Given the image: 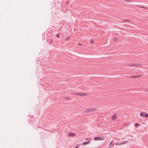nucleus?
Here are the masks:
<instances>
[{"instance_id":"8","label":"nucleus","mask_w":148,"mask_h":148,"mask_svg":"<svg viewBox=\"0 0 148 148\" xmlns=\"http://www.w3.org/2000/svg\"><path fill=\"white\" fill-rule=\"evenodd\" d=\"M113 141H111L109 144V145H110L109 147H108V148H109L111 147H113L114 145V143H113L112 144V145L111 146V145H112V143H113Z\"/></svg>"},{"instance_id":"7","label":"nucleus","mask_w":148,"mask_h":148,"mask_svg":"<svg viewBox=\"0 0 148 148\" xmlns=\"http://www.w3.org/2000/svg\"><path fill=\"white\" fill-rule=\"evenodd\" d=\"M141 76V75H132L130 77L132 78H136V77H140Z\"/></svg>"},{"instance_id":"24","label":"nucleus","mask_w":148,"mask_h":148,"mask_svg":"<svg viewBox=\"0 0 148 148\" xmlns=\"http://www.w3.org/2000/svg\"><path fill=\"white\" fill-rule=\"evenodd\" d=\"M79 146V145H76L75 147V148H78V147Z\"/></svg>"},{"instance_id":"28","label":"nucleus","mask_w":148,"mask_h":148,"mask_svg":"<svg viewBox=\"0 0 148 148\" xmlns=\"http://www.w3.org/2000/svg\"><path fill=\"white\" fill-rule=\"evenodd\" d=\"M69 1H68L66 2V3H69Z\"/></svg>"},{"instance_id":"4","label":"nucleus","mask_w":148,"mask_h":148,"mask_svg":"<svg viewBox=\"0 0 148 148\" xmlns=\"http://www.w3.org/2000/svg\"><path fill=\"white\" fill-rule=\"evenodd\" d=\"M67 135L70 136H75L76 135V134L75 133L69 132L68 134Z\"/></svg>"},{"instance_id":"22","label":"nucleus","mask_w":148,"mask_h":148,"mask_svg":"<svg viewBox=\"0 0 148 148\" xmlns=\"http://www.w3.org/2000/svg\"><path fill=\"white\" fill-rule=\"evenodd\" d=\"M53 39H51L50 40V44L53 42Z\"/></svg>"},{"instance_id":"26","label":"nucleus","mask_w":148,"mask_h":148,"mask_svg":"<svg viewBox=\"0 0 148 148\" xmlns=\"http://www.w3.org/2000/svg\"><path fill=\"white\" fill-rule=\"evenodd\" d=\"M78 45H80V46H81L82 45V44L81 43H78Z\"/></svg>"},{"instance_id":"2","label":"nucleus","mask_w":148,"mask_h":148,"mask_svg":"<svg viewBox=\"0 0 148 148\" xmlns=\"http://www.w3.org/2000/svg\"><path fill=\"white\" fill-rule=\"evenodd\" d=\"M103 138L102 137H97L94 138V140H103Z\"/></svg>"},{"instance_id":"3","label":"nucleus","mask_w":148,"mask_h":148,"mask_svg":"<svg viewBox=\"0 0 148 148\" xmlns=\"http://www.w3.org/2000/svg\"><path fill=\"white\" fill-rule=\"evenodd\" d=\"M128 140H127V141H124V142H122L121 143H119L118 142L115 143V144L116 145H123V144H126L127 143H128Z\"/></svg>"},{"instance_id":"6","label":"nucleus","mask_w":148,"mask_h":148,"mask_svg":"<svg viewBox=\"0 0 148 148\" xmlns=\"http://www.w3.org/2000/svg\"><path fill=\"white\" fill-rule=\"evenodd\" d=\"M117 114H114L112 116V119L113 120H115V119L117 118L116 116H117Z\"/></svg>"},{"instance_id":"10","label":"nucleus","mask_w":148,"mask_h":148,"mask_svg":"<svg viewBox=\"0 0 148 148\" xmlns=\"http://www.w3.org/2000/svg\"><path fill=\"white\" fill-rule=\"evenodd\" d=\"M87 95V94L83 92H82L80 93V96H86Z\"/></svg>"},{"instance_id":"21","label":"nucleus","mask_w":148,"mask_h":148,"mask_svg":"<svg viewBox=\"0 0 148 148\" xmlns=\"http://www.w3.org/2000/svg\"><path fill=\"white\" fill-rule=\"evenodd\" d=\"M70 36H68V37H67L66 38V40H68L70 38Z\"/></svg>"},{"instance_id":"15","label":"nucleus","mask_w":148,"mask_h":148,"mask_svg":"<svg viewBox=\"0 0 148 148\" xmlns=\"http://www.w3.org/2000/svg\"><path fill=\"white\" fill-rule=\"evenodd\" d=\"M139 125V124L137 123H135V126L136 127H137Z\"/></svg>"},{"instance_id":"20","label":"nucleus","mask_w":148,"mask_h":148,"mask_svg":"<svg viewBox=\"0 0 148 148\" xmlns=\"http://www.w3.org/2000/svg\"><path fill=\"white\" fill-rule=\"evenodd\" d=\"M93 42H94L93 40L91 39V41H90V43L91 44H92L93 43Z\"/></svg>"},{"instance_id":"25","label":"nucleus","mask_w":148,"mask_h":148,"mask_svg":"<svg viewBox=\"0 0 148 148\" xmlns=\"http://www.w3.org/2000/svg\"><path fill=\"white\" fill-rule=\"evenodd\" d=\"M145 92H148V89L145 90Z\"/></svg>"},{"instance_id":"9","label":"nucleus","mask_w":148,"mask_h":148,"mask_svg":"<svg viewBox=\"0 0 148 148\" xmlns=\"http://www.w3.org/2000/svg\"><path fill=\"white\" fill-rule=\"evenodd\" d=\"M90 140H89L87 142H83L82 143V145H85L86 144H89V143H90Z\"/></svg>"},{"instance_id":"16","label":"nucleus","mask_w":148,"mask_h":148,"mask_svg":"<svg viewBox=\"0 0 148 148\" xmlns=\"http://www.w3.org/2000/svg\"><path fill=\"white\" fill-rule=\"evenodd\" d=\"M145 114L144 115V116H145V118H147V117L148 116V114L147 113H145Z\"/></svg>"},{"instance_id":"23","label":"nucleus","mask_w":148,"mask_h":148,"mask_svg":"<svg viewBox=\"0 0 148 148\" xmlns=\"http://www.w3.org/2000/svg\"><path fill=\"white\" fill-rule=\"evenodd\" d=\"M90 140V138H86V139H85V140Z\"/></svg>"},{"instance_id":"17","label":"nucleus","mask_w":148,"mask_h":148,"mask_svg":"<svg viewBox=\"0 0 148 148\" xmlns=\"http://www.w3.org/2000/svg\"><path fill=\"white\" fill-rule=\"evenodd\" d=\"M56 36L57 37H58V38H60V34H57L56 35Z\"/></svg>"},{"instance_id":"14","label":"nucleus","mask_w":148,"mask_h":148,"mask_svg":"<svg viewBox=\"0 0 148 148\" xmlns=\"http://www.w3.org/2000/svg\"><path fill=\"white\" fill-rule=\"evenodd\" d=\"M73 94L77 95H79L80 96V93H74Z\"/></svg>"},{"instance_id":"13","label":"nucleus","mask_w":148,"mask_h":148,"mask_svg":"<svg viewBox=\"0 0 148 148\" xmlns=\"http://www.w3.org/2000/svg\"><path fill=\"white\" fill-rule=\"evenodd\" d=\"M144 113H145L144 112H142L140 113V115L142 117H143L144 115L143 114Z\"/></svg>"},{"instance_id":"5","label":"nucleus","mask_w":148,"mask_h":148,"mask_svg":"<svg viewBox=\"0 0 148 148\" xmlns=\"http://www.w3.org/2000/svg\"><path fill=\"white\" fill-rule=\"evenodd\" d=\"M142 65L140 64H133V66L134 67H141Z\"/></svg>"},{"instance_id":"12","label":"nucleus","mask_w":148,"mask_h":148,"mask_svg":"<svg viewBox=\"0 0 148 148\" xmlns=\"http://www.w3.org/2000/svg\"><path fill=\"white\" fill-rule=\"evenodd\" d=\"M127 66L129 67H133V64H127Z\"/></svg>"},{"instance_id":"1","label":"nucleus","mask_w":148,"mask_h":148,"mask_svg":"<svg viewBox=\"0 0 148 148\" xmlns=\"http://www.w3.org/2000/svg\"><path fill=\"white\" fill-rule=\"evenodd\" d=\"M97 110V109L95 108H88L84 110V112L86 113H88L93 111H96Z\"/></svg>"},{"instance_id":"27","label":"nucleus","mask_w":148,"mask_h":148,"mask_svg":"<svg viewBox=\"0 0 148 148\" xmlns=\"http://www.w3.org/2000/svg\"><path fill=\"white\" fill-rule=\"evenodd\" d=\"M124 21H129V20H125Z\"/></svg>"},{"instance_id":"18","label":"nucleus","mask_w":148,"mask_h":148,"mask_svg":"<svg viewBox=\"0 0 148 148\" xmlns=\"http://www.w3.org/2000/svg\"><path fill=\"white\" fill-rule=\"evenodd\" d=\"M124 0L128 2H131L132 1H130V0Z\"/></svg>"},{"instance_id":"11","label":"nucleus","mask_w":148,"mask_h":148,"mask_svg":"<svg viewBox=\"0 0 148 148\" xmlns=\"http://www.w3.org/2000/svg\"><path fill=\"white\" fill-rule=\"evenodd\" d=\"M138 7L141 8H144V9H148V7H143V6H138Z\"/></svg>"},{"instance_id":"19","label":"nucleus","mask_w":148,"mask_h":148,"mask_svg":"<svg viewBox=\"0 0 148 148\" xmlns=\"http://www.w3.org/2000/svg\"><path fill=\"white\" fill-rule=\"evenodd\" d=\"M117 40V38H114V41H116V40Z\"/></svg>"}]
</instances>
